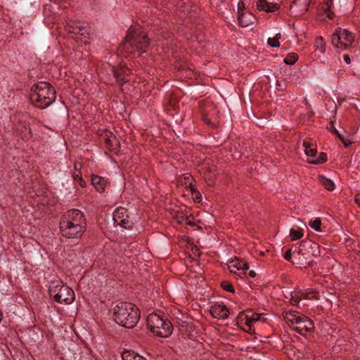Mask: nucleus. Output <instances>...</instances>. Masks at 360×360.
<instances>
[{"label":"nucleus","mask_w":360,"mask_h":360,"mask_svg":"<svg viewBox=\"0 0 360 360\" xmlns=\"http://www.w3.org/2000/svg\"><path fill=\"white\" fill-rule=\"evenodd\" d=\"M221 286L224 290H225L228 292H234V288H233V285H231V283H229L227 281H222L221 283Z\"/></svg>","instance_id":"nucleus-29"},{"label":"nucleus","mask_w":360,"mask_h":360,"mask_svg":"<svg viewBox=\"0 0 360 360\" xmlns=\"http://www.w3.org/2000/svg\"><path fill=\"white\" fill-rule=\"evenodd\" d=\"M316 49L319 51L320 53H324L326 51V44L323 41L322 37L319 36L315 39Z\"/></svg>","instance_id":"nucleus-24"},{"label":"nucleus","mask_w":360,"mask_h":360,"mask_svg":"<svg viewBox=\"0 0 360 360\" xmlns=\"http://www.w3.org/2000/svg\"><path fill=\"white\" fill-rule=\"evenodd\" d=\"M65 29L69 33L80 35L84 38H89V27L79 22L70 21L65 25Z\"/></svg>","instance_id":"nucleus-12"},{"label":"nucleus","mask_w":360,"mask_h":360,"mask_svg":"<svg viewBox=\"0 0 360 360\" xmlns=\"http://www.w3.org/2000/svg\"><path fill=\"white\" fill-rule=\"evenodd\" d=\"M321 255L319 245L311 240H302L298 246H295L294 251V261L292 263L300 268L307 267L313 263V257Z\"/></svg>","instance_id":"nucleus-3"},{"label":"nucleus","mask_w":360,"mask_h":360,"mask_svg":"<svg viewBox=\"0 0 360 360\" xmlns=\"http://www.w3.org/2000/svg\"><path fill=\"white\" fill-rule=\"evenodd\" d=\"M268 44L271 47H278L280 46L279 41H277L274 37L269 38L267 40Z\"/></svg>","instance_id":"nucleus-31"},{"label":"nucleus","mask_w":360,"mask_h":360,"mask_svg":"<svg viewBox=\"0 0 360 360\" xmlns=\"http://www.w3.org/2000/svg\"><path fill=\"white\" fill-rule=\"evenodd\" d=\"M256 6L258 10L265 12H273L279 8L277 3L267 2L266 0H257Z\"/></svg>","instance_id":"nucleus-18"},{"label":"nucleus","mask_w":360,"mask_h":360,"mask_svg":"<svg viewBox=\"0 0 360 360\" xmlns=\"http://www.w3.org/2000/svg\"><path fill=\"white\" fill-rule=\"evenodd\" d=\"M298 60V56L295 53H290L284 59V63L288 65H293Z\"/></svg>","instance_id":"nucleus-27"},{"label":"nucleus","mask_w":360,"mask_h":360,"mask_svg":"<svg viewBox=\"0 0 360 360\" xmlns=\"http://www.w3.org/2000/svg\"><path fill=\"white\" fill-rule=\"evenodd\" d=\"M309 225L311 228L314 229L316 231L321 232V219L319 217L316 218L314 220H311L309 223Z\"/></svg>","instance_id":"nucleus-25"},{"label":"nucleus","mask_w":360,"mask_h":360,"mask_svg":"<svg viewBox=\"0 0 360 360\" xmlns=\"http://www.w3.org/2000/svg\"><path fill=\"white\" fill-rule=\"evenodd\" d=\"M275 39H276L277 41H278L281 38V34L280 33H278L274 37Z\"/></svg>","instance_id":"nucleus-45"},{"label":"nucleus","mask_w":360,"mask_h":360,"mask_svg":"<svg viewBox=\"0 0 360 360\" xmlns=\"http://www.w3.org/2000/svg\"><path fill=\"white\" fill-rule=\"evenodd\" d=\"M104 143L109 147L111 150H115L118 146V140L116 136L111 132L106 131L102 134Z\"/></svg>","instance_id":"nucleus-17"},{"label":"nucleus","mask_w":360,"mask_h":360,"mask_svg":"<svg viewBox=\"0 0 360 360\" xmlns=\"http://www.w3.org/2000/svg\"><path fill=\"white\" fill-rule=\"evenodd\" d=\"M202 120H203V121H204L205 123H207V124H213V122H212V118H211V117H209V115H207V114H205H205L202 115Z\"/></svg>","instance_id":"nucleus-35"},{"label":"nucleus","mask_w":360,"mask_h":360,"mask_svg":"<svg viewBox=\"0 0 360 360\" xmlns=\"http://www.w3.org/2000/svg\"><path fill=\"white\" fill-rule=\"evenodd\" d=\"M308 0H295L290 6V9L300 14L308 10Z\"/></svg>","instance_id":"nucleus-19"},{"label":"nucleus","mask_w":360,"mask_h":360,"mask_svg":"<svg viewBox=\"0 0 360 360\" xmlns=\"http://www.w3.org/2000/svg\"><path fill=\"white\" fill-rule=\"evenodd\" d=\"M354 41V37L347 30L338 28L333 34L331 42L337 48L341 49H347Z\"/></svg>","instance_id":"nucleus-9"},{"label":"nucleus","mask_w":360,"mask_h":360,"mask_svg":"<svg viewBox=\"0 0 360 360\" xmlns=\"http://www.w3.org/2000/svg\"><path fill=\"white\" fill-rule=\"evenodd\" d=\"M210 313L214 318L226 319L229 316V309L222 304H215L211 307Z\"/></svg>","instance_id":"nucleus-15"},{"label":"nucleus","mask_w":360,"mask_h":360,"mask_svg":"<svg viewBox=\"0 0 360 360\" xmlns=\"http://www.w3.org/2000/svg\"><path fill=\"white\" fill-rule=\"evenodd\" d=\"M238 20L240 26L245 27L252 25L255 22L256 18L251 13L239 11Z\"/></svg>","instance_id":"nucleus-16"},{"label":"nucleus","mask_w":360,"mask_h":360,"mask_svg":"<svg viewBox=\"0 0 360 360\" xmlns=\"http://www.w3.org/2000/svg\"><path fill=\"white\" fill-rule=\"evenodd\" d=\"M291 252H292V250H291V249H290V250H288L285 252V254L284 255V258H285L286 260H288V261H289V260H290V259H291V257H292V253H291Z\"/></svg>","instance_id":"nucleus-36"},{"label":"nucleus","mask_w":360,"mask_h":360,"mask_svg":"<svg viewBox=\"0 0 360 360\" xmlns=\"http://www.w3.org/2000/svg\"><path fill=\"white\" fill-rule=\"evenodd\" d=\"M239 277H242L243 275H245V274H243L242 271H237V274H236Z\"/></svg>","instance_id":"nucleus-44"},{"label":"nucleus","mask_w":360,"mask_h":360,"mask_svg":"<svg viewBox=\"0 0 360 360\" xmlns=\"http://www.w3.org/2000/svg\"><path fill=\"white\" fill-rule=\"evenodd\" d=\"M122 360H146L143 356L131 351L124 352L122 354Z\"/></svg>","instance_id":"nucleus-21"},{"label":"nucleus","mask_w":360,"mask_h":360,"mask_svg":"<svg viewBox=\"0 0 360 360\" xmlns=\"http://www.w3.org/2000/svg\"><path fill=\"white\" fill-rule=\"evenodd\" d=\"M319 180L320 184L325 187L328 191H333L335 188V184L333 181L323 176H319Z\"/></svg>","instance_id":"nucleus-22"},{"label":"nucleus","mask_w":360,"mask_h":360,"mask_svg":"<svg viewBox=\"0 0 360 360\" xmlns=\"http://www.w3.org/2000/svg\"><path fill=\"white\" fill-rule=\"evenodd\" d=\"M259 318V315L254 314L252 316H250V318H247L246 324L248 326H250L252 322L258 321Z\"/></svg>","instance_id":"nucleus-32"},{"label":"nucleus","mask_w":360,"mask_h":360,"mask_svg":"<svg viewBox=\"0 0 360 360\" xmlns=\"http://www.w3.org/2000/svg\"><path fill=\"white\" fill-rule=\"evenodd\" d=\"M318 295H319L318 292H310L306 294V295L304 296V298H306V299H312V298L319 299Z\"/></svg>","instance_id":"nucleus-34"},{"label":"nucleus","mask_w":360,"mask_h":360,"mask_svg":"<svg viewBox=\"0 0 360 360\" xmlns=\"http://www.w3.org/2000/svg\"><path fill=\"white\" fill-rule=\"evenodd\" d=\"M187 223H188V224H193V223H192V222H191V221H187Z\"/></svg>","instance_id":"nucleus-46"},{"label":"nucleus","mask_w":360,"mask_h":360,"mask_svg":"<svg viewBox=\"0 0 360 360\" xmlns=\"http://www.w3.org/2000/svg\"><path fill=\"white\" fill-rule=\"evenodd\" d=\"M56 99L55 90L49 83L41 82L31 89L30 100L35 106L44 109Z\"/></svg>","instance_id":"nucleus-5"},{"label":"nucleus","mask_w":360,"mask_h":360,"mask_svg":"<svg viewBox=\"0 0 360 360\" xmlns=\"http://www.w3.org/2000/svg\"><path fill=\"white\" fill-rule=\"evenodd\" d=\"M114 76L120 85L129 81L131 71L124 65L120 64L113 70Z\"/></svg>","instance_id":"nucleus-13"},{"label":"nucleus","mask_w":360,"mask_h":360,"mask_svg":"<svg viewBox=\"0 0 360 360\" xmlns=\"http://www.w3.org/2000/svg\"><path fill=\"white\" fill-rule=\"evenodd\" d=\"M148 328L152 333L162 338H167L172 333L173 326L170 321L162 319L155 313L149 314L146 319Z\"/></svg>","instance_id":"nucleus-6"},{"label":"nucleus","mask_w":360,"mask_h":360,"mask_svg":"<svg viewBox=\"0 0 360 360\" xmlns=\"http://www.w3.org/2000/svg\"><path fill=\"white\" fill-rule=\"evenodd\" d=\"M149 46L147 33L140 27L128 30L124 41L118 48V52L124 57L140 56L146 52Z\"/></svg>","instance_id":"nucleus-1"},{"label":"nucleus","mask_w":360,"mask_h":360,"mask_svg":"<svg viewBox=\"0 0 360 360\" xmlns=\"http://www.w3.org/2000/svg\"><path fill=\"white\" fill-rule=\"evenodd\" d=\"M332 4H333L332 1L328 0L326 1V8H325V12L327 13L328 17L330 18H333V13L330 11Z\"/></svg>","instance_id":"nucleus-30"},{"label":"nucleus","mask_w":360,"mask_h":360,"mask_svg":"<svg viewBox=\"0 0 360 360\" xmlns=\"http://www.w3.org/2000/svg\"><path fill=\"white\" fill-rule=\"evenodd\" d=\"M354 200L356 203L360 206V194L356 195Z\"/></svg>","instance_id":"nucleus-39"},{"label":"nucleus","mask_w":360,"mask_h":360,"mask_svg":"<svg viewBox=\"0 0 360 360\" xmlns=\"http://www.w3.org/2000/svg\"><path fill=\"white\" fill-rule=\"evenodd\" d=\"M73 177H74V179H75V180H77V181H78V180L79 179V177H82V176H81V175H80V173H79V172H78V173H77V174H76V173H75V174H73Z\"/></svg>","instance_id":"nucleus-40"},{"label":"nucleus","mask_w":360,"mask_h":360,"mask_svg":"<svg viewBox=\"0 0 360 360\" xmlns=\"http://www.w3.org/2000/svg\"><path fill=\"white\" fill-rule=\"evenodd\" d=\"M79 184L81 187H84L85 185V182L82 180V177H79V179L78 180Z\"/></svg>","instance_id":"nucleus-43"},{"label":"nucleus","mask_w":360,"mask_h":360,"mask_svg":"<svg viewBox=\"0 0 360 360\" xmlns=\"http://www.w3.org/2000/svg\"><path fill=\"white\" fill-rule=\"evenodd\" d=\"M284 319L287 323L292 325L291 327L294 330L301 335L311 333L314 330L312 321L306 316L289 312L286 313Z\"/></svg>","instance_id":"nucleus-7"},{"label":"nucleus","mask_w":360,"mask_h":360,"mask_svg":"<svg viewBox=\"0 0 360 360\" xmlns=\"http://www.w3.org/2000/svg\"><path fill=\"white\" fill-rule=\"evenodd\" d=\"M193 197L198 199L199 198L200 193L198 191H195L194 188H191Z\"/></svg>","instance_id":"nucleus-37"},{"label":"nucleus","mask_w":360,"mask_h":360,"mask_svg":"<svg viewBox=\"0 0 360 360\" xmlns=\"http://www.w3.org/2000/svg\"><path fill=\"white\" fill-rule=\"evenodd\" d=\"M297 357H298L299 359H306V360H311L312 359V354H311V352H310V350L308 349L306 351L305 354H304L300 351H299L298 352Z\"/></svg>","instance_id":"nucleus-28"},{"label":"nucleus","mask_w":360,"mask_h":360,"mask_svg":"<svg viewBox=\"0 0 360 360\" xmlns=\"http://www.w3.org/2000/svg\"><path fill=\"white\" fill-rule=\"evenodd\" d=\"M113 220L115 224L124 229H130L133 225V221L124 207H121L116 209L113 212Z\"/></svg>","instance_id":"nucleus-11"},{"label":"nucleus","mask_w":360,"mask_h":360,"mask_svg":"<svg viewBox=\"0 0 360 360\" xmlns=\"http://www.w3.org/2000/svg\"><path fill=\"white\" fill-rule=\"evenodd\" d=\"M301 300V297L297 295H292L291 297V303L294 305H298L300 301Z\"/></svg>","instance_id":"nucleus-33"},{"label":"nucleus","mask_w":360,"mask_h":360,"mask_svg":"<svg viewBox=\"0 0 360 360\" xmlns=\"http://www.w3.org/2000/svg\"><path fill=\"white\" fill-rule=\"evenodd\" d=\"M86 228L84 214L77 209L68 210L60 221L61 233L68 238H80L85 232Z\"/></svg>","instance_id":"nucleus-2"},{"label":"nucleus","mask_w":360,"mask_h":360,"mask_svg":"<svg viewBox=\"0 0 360 360\" xmlns=\"http://www.w3.org/2000/svg\"><path fill=\"white\" fill-rule=\"evenodd\" d=\"M140 319L139 309L132 303L120 302L114 308V319L117 323L123 327L134 328Z\"/></svg>","instance_id":"nucleus-4"},{"label":"nucleus","mask_w":360,"mask_h":360,"mask_svg":"<svg viewBox=\"0 0 360 360\" xmlns=\"http://www.w3.org/2000/svg\"><path fill=\"white\" fill-rule=\"evenodd\" d=\"M343 58L347 64H349L351 63L350 58L348 55H344Z\"/></svg>","instance_id":"nucleus-38"},{"label":"nucleus","mask_w":360,"mask_h":360,"mask_svg":"<svg viewBox=\"0 0 360 360\" xmlns=\"http://www.w3.org/2000/svg\"><path fill=\"white\" fill-rule=\"evenodd\" d=\"M49 291L50 296L53 297L57 302L60 304H70L75 299L73 290L68 286L58 282L51 283Z\"/></svg>","instance_id":"nucleus-8"},{"label":"nucleus","mask_w":360,"mask_h":360,"mask_svg":"<svg viewBox=\"0 0 360 360\" xmlns=\"http://www.w3.org/2000/svg\"><path fill=\"white\" fill-rule=\"evenodd\" d=\"M330 127H328V129H329L330 130H331L333 132H334L337 136L338 137V139L343 143V144L345 145V147H347L349 146L352 142L350 141H348L345 136L344 135H342V134H340L333 126V122H330Z\"/></svg>","instance_id":"nucleus-23"},{"label":"nucleus","mask_w":360,"mask_h":360,"mask_svg":"<svg viewBox=\"0 0 360 360\" xmlns=\"http://www.w3.org/2000/svg\"><path fill=\"white\" fill-rule=\"evenodd\" d=\"M91 183L98 191L102 192L107 184V181L100 176L92 175Z\"/></svg>","instance_id":"nucleus-20"},{"label":"nucleus","mask_w":360,"mask_h":360,"mask_svg":"<svg viewBox=\"0 0 360 360\" xmlns=\"http://www.w3.org/2000/svg\"><path fill=\"white\" fill-rule=\"evenodd\" d=\"M304 151L307 157V161L311 164H321L327 160V155L325 153H320L318 155L316 146L309 140H304L302 142Z\"/></svg>","instance_id":"nucleus-10"},{"label":"nucleus","mask_w":360,"mask_h":360,"mask_svg":"<svg viewBox=\"0 0 360 360\" xmlns=\"http://www.w3.org/2000/svg\"><path fill=\"white\" fill-rule=\"evenodd\" d=\"M303 230L300 229L299 230H295L294 229H291L290 230V236L291 238V240H295L301 238L303 236Z\"/></svg>","instance_id":"nucleus-26"},{"label":"nucleus","mask_w":360,"mask_h":360,"mask_svg":"<svg viewBox=\"0 0 360 360\" xmlns=\"http://www.w3.org/2000/svg\"><path fill=\"white\" fill-rule=\"evenodd\" d=\"M248 275L251 278H255L256 276V273L254 271L251 270L248 272Z\"/></svg>","instance_id":"nucleus-41"},{"label":"nucleus","mask_w":360,"mask_h":360,"mask_svg":"<svg viewBox=\"0 0 360 360\" xmlns=\"http://www.w3.org/2000/svg\"><path fill=\"white\" fill-rule=\"evenodd\" d=\"M81 167H82V165L79 162L75 164V170L78 171L79 169H81Z\"/></svg>","instance_id":"nucleus-42"},{"label":"nucleus","mask_w":360,"mask_h":360,"mask_svg":"<svg viewBox=\"0 0 360 360\" xmlns=\"http://www.w3.org/2000/svg\"><path fill=\"white\" fill-rule=\"evenodd\" d=\"M248 268V263L239 258H235L228 264L229 270L233 274H237V271H242L243 274H246V271Z\"/></svg>","instance_id":"nucleus-14"}]
</instances>
